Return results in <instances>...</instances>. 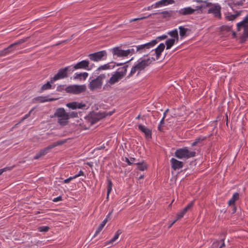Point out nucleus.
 Wrapping results in <instances>:
<instances>
[{
	"instance_id": "f257e3e1",
	"label": "nucleus",
	"mask_w": 248,
	"mask_h": 248,
	"mask_svg": "<svg viewBox=\"0 0 248 248\" xmlns=\"http://www.w3.org/2000/svg\"><path fill=\"white\" fill-rule=\"evenodd\" d=\"M151 62L150 59L141 60L138 61V63L133 66L130 71V73L128 75L127 78H130L134 75H138L141 71L144 70Z\"/></svg>"
},
{
	"instance_id": "f03ea898",
	"label": "nucleus",
	"mask_w": 248,
	"mask_h": 248,
	"mask_svg": "<svg viewBox=\"0 0 248 248\" xmlns=\"http://www.w3.org/2000/svg\"><path fill=\"white\" fill-rule=\"evenodd\" d=\"M196 152L189 150L187 147L179 148L174 153L175 157L180 159L185 160L194 157L196 156Z\"/></svg>"
},
{
	"instance_id": "7ed1b4c3",
	"label": "nucleus",
	"mask_w": 248,
	"mask_h": 248,
	"mask_svg": "<svg viewBox=\"0 0 248 248\" xmlns=\"http://www.w3.org/2000/svg\"><path fill=\"white\" fill-rule=\"evenodd\" d=\"M54 116L57 118L58 123L61 125L67 124L69 119L68 112H66L62 108H57L54 113Z\"/></svg>"
},
{
	"instance_id": "20e7f679",
	"label": "nucleus",
	"mask_w": 248,
	"mask_h": 248,
	"mask_svg": "<svg viewBox=\"0 0 248 248\" xmlns=\"http://www.w3.org/2000/svg\"><path fill=\"white\" fill-rule=\"evenodd\" d=\"M108 76L105 74H101L98 76L96 78L93 79L90 81L89 84V88L91 91H93L95 89H100L101 88L103 81L104 79L107 78Z\"/></svg>"
},
{
	"instance_id": "39448f33",
	"label": "nucleus",
	"mask_w": 248,
	"mask_h": 248,
	"mask_svg": "<svg viewBox=\"0 0 248 248\" xmlns=\"http://www.w3.org/2000/svg\"><path fill=\"white\" fill-rule=\"evenodd\" d=\"M63 143H64L63 141L59 140V141H58L54 143L53 144H52L51 145L48 146L47 147H46V148H45L44 149L40 150L39 151V152H38L37 153H36L35 155L33 157V159H35V160L39 159L41 157L44 156L45 155L47 154L50 151V150L51 149H52V148H53L57 146L62 145Z\"/></svg>"
},
{
	"instance_id": "423d86ee",
	"label": "nucleus",
	"mask_w": 248,
	"mask_h": 248,
	"mask_svg": "<svg viewBox=\"0 0 248 248\" xmlns=\"http://www.w3.org/2000/svg\"><path fill=\"white\" fill-rule=\"evenodd\" d=\"M86 86L85 85H73L67 87L65 90L66 93L73 94H79L86 91Z\"/></svg>"
},
{
	"instance_id": "0eeeda50",
	"label": "nucleus",
	"mask_w": 248,
	"mask_h": 248,
	"mask_svg": "<svg viewBox=\"0 0 248 248\" xmlns=\"http://www.w3.org/2000/svg\"><path fill=\"white\" fill-rule=\"evenodd\" d=\"M221 7L219 4L217 3L211 4L210 8L208 9V14H212L214 16L218 19H220L221 17Z\"/></svg>"
},
{
	"instance_id": "6e6552de",
	"label": "nucleus",
	"mask_w": 248,
	"mask_h": 248,
	"mask_svg": "<svg viewBox=\"0 0 248 248\" xmlns=\"http://www.w3.org/2000/svg\"><path fill=\"white\" fill-rule=\"evenodd\" d=\"M106 117V115L103 113H92L89 114L85 119L89 121L91 125L99 121L100 119Z\"/></svg>"
},
{
	"instance_id": "1a4fd4ad",
	"label": "nucleus",
	"mask_w": 248,
	"mask_h": 248,
	"mask_svg": "<svg viewBox=\"0 0 248 248\" xmlns=\"http://www.w3.org/2000/svg\"><path fill=\"white\" fill-rule=\"evenodd\" d=\"M237 29L240 31L241 29L244 30V35L248 36V14L245 17L244 19L237 23Z\"/></svg>"
},
{
	"instance_id": "9d476101",
	"label": "nucleus",
	"mask_w": 248,
	"mask_h": 248,
	"mask_svg": "<svg viewBox=\"0 0 248 248\" xmlns=\"http://www.w3.org/2000/svg\"><path fill=\"white\" fill-rule=\"evenodd\" d=\"M157 43V41L156 40H153L149 43L137 46V50L138 53H141L145 51L147 49H149L153 47Z\"/></svg>"
},
{
	"instance_id": "9b49d317",
	"label": "nucleus",
	"mask_w": 248,
	"mask_h": 248,
	"mask_svg": "<svg viewBox=\"0 0 248 248\" xmlns=\"http://www.w3.org/2000/svg\"><path fill=\"white\" fill-rule=\"evenodd\" d=\"M25 42L24 39H21L11 45H10L8 47L3 50L0 53V56H5L14 50V48H15L19 44H22Z\"/></svg>"
},
{
	"instance_id": "f8f14e48",
	"label": "nucleus",
	"mask_w": 248,
	"mask_h": 248,
	"mask_svg": "<svg viewBox=\"0 0 248 248\" xmlns=\"http://www.w3.org/2000/svg\"><path fill=\"white\" fill-rule=\"evenodd\" d=\"M106 55L105 51H101L95 52L92 54H90L88 55L90 59L94 62H98L102 60L103 57Z\"/></svg>"
},
{
	"instance_id": "ddd939ff",
	"label": "nucleus",
	"mask_w": 248,
	"mask_h": 248,
	"mask_svg": "<svg viewBox=\"0 0 248 248\" xmlns=\"http://www.w3.org/2000/svg\"><path fill=\"white\" fill-rule=\"evenodd\" d=\"M66 106L68 108H71L72 109H83L85 108L87 109L88 108H86L87 105L85 103L78 102H72L68 103L66 104Z\"/></svg>"
},
{
	"instance_id": "4468645a",
	"label": "nucleus",
	"mask_w": 248,
	"mask_h": 248,
	"mask_svg": "<svg viewBox=\"0 0 248 248\" xmlns=\"http://www.w3.org/2000/svg\"><path fill=\"white\" fill-rule=\"evenodd\" d=\"M75 68L77 70L78 69H85L87 70H90L91 67H90V62L88 60H82L80 62L75 64Z\"/></svg>"
},
{
	"instance_id": "2eb2a0df",
	"label": "nucleus",
	"mask_w": 248,
	"mask_h": 248,
	"mask_svg": "<svg viewBox=\"0 0 248 248\" xmlns=\"http://www.w3.org/2000/svg\"><path fill=\"white\" fill-rule=\"evenodd\" d=\"M67 77V75H66L63 68H61L58 71V73L55 75L53 78H51V82H54L57 80L63 79Z\"/></svg>"
},
{
	"instance_id": "dca6fc26",
	"label": "nucleus",
	"mask_w": 248,
	"mask_h": 248,
	"mask_svg": "<svg viewBox=\"0 0 248 248\" xmlns=\"http://www.w3.org/2000/svg\"><path fill=\"white\" fill-rule=\"evenodd\" d=\"M170 162L172 169L175 170L182 168L184 166L183 162L179 161L174 158H171Z\"/></svg>"
},
{
	"instance_id": "f3484780",
	"label": "nucleus",
	"mask_w": 248,
	"mask_h": 248,
	"mask_svg": "<svg viewBox=\"0 0 248 248\" xmlns=\"http://www.w3.org/2000/svg\"><path fill=\"white\" fill-rule=\"evenodd\" d=\"M174 3V1L173 0H161L156 2L155 4H153L152 5V7H153L154 8H156L163 6H166L170 4H173Z\"/></svg>"
},
{
	"instance_id": "a211bd4d",
	"label": "nucleus",
	"mask_w": 248,
	"mask_h": 248,
	"mask_svg": "<svg viewBox=\"0 0 248 248\" xmlns=\"http://www.w3.org/2000/svg\"><path fill=\"white\" fill-rule=\"evenodd\" d=\"M112 53L113 55L117 57H126L127 56L126 50H123L118 47H116L112 49Z\"/></svg>"
},
{
	"instance_id": "6ab92c4d",
	"label": "nucleus",
	"mask_w": 248,
	"mask_h": 248,
	"mask_svg": "<svg viewBox=\"0 0 248 248\" xmlns=\"http://www.w3.org/2000/svg\"><path fill=\"white\" fill-rule=\"evenodd\" d=\"M139 129L143 132L147 139H150L152 138V131L146 126L140 124L138 125Z\"/></svg>"
},
{
	"instance_id": "aec40b11",
	"label": "nucleus",
	"mask_w": 248,
	"mask_h": 248,
	"mask_svg": "<svg viewBox=\"0 0 248 248\" xmlns=\"http://www.w3.org/2000/svg\"><path fill=\"white\" fill-rule=\"evenodd\" d=\"M195 11L196 10L194 9L191 7H187L180 9L179 11V13L181 15L186 16L192 15L194 14Z\"/></svg>"
},
{
	"instance_id": "412c9836",
	"label": "nucleus",
	"mask_w": 248,
	"mask_h": 248,
	"mask_svg": "<svg viewBox=\"0 0 248 248\" xmlns=\"http://www.w3.org/2000/svg\"><path fill=\"white\" fill-rule=\"evenodd\" d=\"M193 205V202H191L190 203H189L188 205H186V207H185L182 211H181L180 212L178 213L177 214V218L176 219V220H178L180 219V218H182L185 215V214L187 212V211L191 208Z\"/></svg>"
},
{
	"instance_id": "4be33fe9",
	"label": "nucleus",
	"mask_w": 248,
	"mask_h": 248,
	"mask_svg": "<svg viewBox=\"0 0 248 248\" xmlns=\"http://www.w3.org/2000/svg\"><path fill=\"white\" fill-rule=\"evenodd\" d=\"M165 45L163 43H161L152 52H154L155 54V59L156 60L158 59L160 57V56L162 53V52L164 50L165 48Z\"/></svg>"
},
{
	"instance_id": "5701e85b",
	"label": "nucleus",
	"mask_w": 248,
	"mask_h": 248,
	"mask_svg": "<svg viewBox=\"0 0 248 248\" xmlns=\"http://www.w3.org/2000/svg\"><path fill=\"white\" fill-rule=\"evenodd\" d=\"M127 67L128 65H124L123 67H120L118 69L115 73L122 78L126 74Z\"/></svg>"
},
{
	"instance_id": "b1692460",
	"label": "nucleus",
	"mask_w": 248,
	"mask_h": 248,
	"mask_svg": "<svg viewBox=\"0 0 248 248\" xmlns=\"http://www.w3.org/2000/svg\"><path fill=\"white\" fill-rule=\"evenodd\" d=\"M194 1H196V2L200 3H201L202 4L201 8H202V13L205 9L206 8H208V9L210 8L212 3L208 1L207 0H194Z\"/></svg>"
},
{
	"instance_id": "393cba45",
	"label": "nucleus",
	"mask_w": 248,
	"mask_h": 248,
	"mask_svg": "<svg viewBox=\"0 0 248 248\" xmlns=\"http://www.w3.org/2000/svg\"><path fill=\"white\" fill-rule=\"evenodd\" d=\"M122 78L120 77L114 73L112 75L111 77L108 80L107 84H109V85H113L115 83L118 82Z\"/></svg>"
},
{
	"instance_id": "a878e982",
	"label": "nucleus",
	"mask_w": 248,
	"mask_h": 248,
	"mask_svg": "<svg viewBox=\"0 0 248 248\" xmlns=\"http://www.w3.org/2000/svg\"><path fill=\"white\" fill-rule=\"evenodd\" d=\"M88 76V73L87 72H83L80 73H75L74 76V79H83L85 80Z\"/></svg>"
},
{
	"instance_id": "bb28decb",
	"label": "nucleus",
	"mask_w": 248,
	"mask_h": 248,
	"mask_svg": "<svg viewBox=\"0 0 248 248\" xmlns=\"http://www.w3.org/2000/svg\"><path fill=\"white\" fill-rule=\"evenodd\" d=\"M35 99L41 103H44L46 102H50L56 100V99L49 98L47 96H40L36 98Z\"/></svg>"
},
{
	"instance_id": "cd10ccee",
	"label": "nucleus",
	"mask_w": 248,
	"mask_h": 248,
	"mask_svg": "<svg viewBox=\"0 0 248 248\" xmlns=\"http://www.w3.org/2000/svg\"><path fill=\"white\" fill-rule=\"evenodd\" d=\"M107 221H108L107 219L106 218L101 222V223L99 225V226L98 227L97 230H96V231L95 232V233L94 235V236L97 235L100 233V232L102 231V230L103 229V228H104V227L107 223Z\"/></svg>"
},
{
	"instance_id": "c85d7f7f",
	"label": "nucleus",
	"mask_w": 248,
	"mask_h": 248,
	"mask_svg": "<svg viewBox=\"0 0 248 248\" xmlns=\"http://www.w3.org/2000/svg\"><path fill=\"white\" fill-rule=\"evenodd\" d=\"M115 67V65L113 64V62L111 63H107L103 65L100 66L99 67H98V70H107V69H112Z\"/></svg>"
},
{
	"instance_id": "c756f323",
	"label": "nucleus",
	"mask_w": 248,
	"mask_h": 248,
	"mask_svg": "<svg viewBox=\"0 0 248 248\" xmlns=\"http://www.w3.org/2000/svg\"><path fill=\"white\" fill-rule=\"evenodd\" d=\"M75 67H76L75 65L73 64V65L66 66V67L63 68V69L64 70L66 75H68V74H71L75 70H77V69L75 68Z\"/></svg>"
},
{
	"instance_id": "7c9ffc66",
	"label": "nucleus",
	"mask_w": 248,
	"mask_h": 248,
	"mask_svg": "<svg viewBox=\"0 0 248 248\" xmlns=\"http://www.w3.org/2000/svg\"><path fill=\"white\" fill-rule=\"evenodd\" d=\"M239 196L238 193H234L232 198L228 201V204L230 205L234 204L235 201L239 198Z\"/></svg>"
},
{
	"instance_id": "2f4dec72",
	"label": "nucleus",
	"mask_w": 248,
	"mask_h": 248,
	"mask_svg": "<svg viewBox=\"0 0 248 248\" xmlns=\"http://www.w3.org/2000/svg\"><path fill=\"white\" fill-rule=\"evenodd\" d=\"M168 34L170 35L171 37H172V39H175L176 42H178L179 39L178 31L177 29H174L172 31H171L168 32Z\"/></svg>"
},
{
	"instance_id": "473e14b6",
	"label": "nucleus",
	"mask_w": 248,
	"mask_h": 248,
	"mask_svg": "<svg viewBox=\"0 0 248 248\" xmlns=\"http://www.w3.org/2000/svg\"><path fill=\"white\" fill-rule=\"evenodd\" d=\"M180 35L181 38H184L186 36V32L188 31V29L187 28H185L183 26L179 27Z\"/></svg>"
},
{
	"instance_id": "72a5a7b5",
	"label": "nucleus",
	"mask_w": 248,
	"mask_h": 248,
	"mask_svg": "<svg viewBox=\"0 0 248 248\" xmlns=\"http://www.w3.org/2000/svg\"><path fill=\"white\" fill-rule=\"evenodd\" d=\"M137 46H134L126 50L127 56L129 55H133L138 52L137 50Z\"/></svg>"
},
{
	"instance_id": "f704fd0d",
	"label": "nucleus",
	"mask_w": 248,
	"mask_h": 248,
	"mask_svg": "<svg viewBox=\"0 0 248 248\" xmlns=\"http://www.w3.org/2000/svg\"><path fill=\"white\" fill-rule=\"evenodd\" d=\"M53 83L54 82H51V79H50L49 81H47L46 84H45L44 85H43L42 86L41 90L42 91H43L45 90H49V89H52V86L51 84Z\"/></svg>"
},
{
	"instance_id": "c9c22d12",
	"label": "nucleus",
	"mask_w": 248,
	"mask_h": 248,
	"mask_svg": "<svg viewBox=\"0 0 248 248\" xmlns=\"http://www.w3.org/2000/svg\"><path fill=\"white\" fill-rule=\"evenodd\" d=\"M176 41L175 39H170L166 41V49H169L174 45L175 42Z\"/></svg>"
},
{
	"instance_id": "e433bc0d",
	"label": "nucleus",
	"mask_w": 248,
	"mask_h": 248,
	"mask_svg": "<svg viewBox=\"0 0 248 248\" xmlns=\"http://www.w3.org/2000/svg\"><path fill=\"white\" fill-rule=\"evenodd\" d=\"M136 164L138 166V168L140 170L143 171L147 168L146 164L143 162L142 163H138Z\"/></svg>"
},
{
	"instance_id": "4c0bfd02",
	"label": "nucleus",
	"mask_w": 248,
	"mask_h": 248,
	"mask_svg": "<svg viewBox=\"0 0 248 248\" xmlns=\"http://www.w3.org/2000/svg\"><path fill=\"white\" fill-rule=\"evenodd\" d=\"M112 183L110 179L108 180V186H107V198L108 197L110 192L112 190Z\"/></svg>"
},
{
	"instance_id": "58836bf2",
	"label": "nucleus",
	"mask_w": 248,
	"mask_h": 248,
	"mask_svg": "<svg viewBox=\"0 0 248 248\" xmlns=\"http://www.w3.org/2000/svg\"><path fill=\"white\" fill-rule=\"evenodd\" d=\"M159 14L161 15L164 18H169L172 16V13L171 11H163L159 13Z\"/></svg>"
},
{
	"instance_id": "ea45409f",
	"label": "nucleus",
	"mask_w": 248,
	"mask_h": 248,
	"mask_svg": "<svg viewBox=\"0 0 248 248\" xmlns=\"http://www.w3.org/2000/svg\"><path fill=\"white\" fill-rule=\"evenodd\" d=\"M122 232L120 230L117 231L113 237L110 240V243H113L114 242H115L118 238L120 234Z\"/></svg>"
},
{
	"instance_id": "a19ab883",
	"label": "nucleus",
	"mask_w": 248,
	"mask_h": 248,
	"mask_svg": "<svg viewBox=\"0 0 248 248\" xmlns=\"http://www.w3.org/2000/svg\"><path fill=\"white\" fill-rule=\"evenodd\" d=\"M49 229V227L46 226H40L38 229L40 232H47Z\"/></svg>"
},
{
	"instance_id": "79ce46f5",
	"label": "nucleus",
	"mask_w": 248,
	"mask_h": 248,
	"mask_svg": "<svg viewBox=\"0 0 248 248\" xmlns=\"http://www.w3.org/2000/svg\"><path fill=\"white\" fill-rule=\"evenodd\" d=\"M204 140V138H199L198 139H197L195 140V141H194L192 144H191V145L192 146H196L197 144H198L199 143H200L201 142V141H202L203 140Z\"/></svg>"
},
{
	"instance_id": "37998d69",
	"label": "nucleus",
	"mask_w": 248,
	"mask_h": 248,
	"mask_svg": "<svg viewBox=\"0 0 248 248\" xmlns=\"http://www.w3.org/2000/svg\"><path fill=\"white\" fill-rule=\"evenodd\" d=\"M135 159L133 157H131L128 159L127 157H125L124 161L127 162L128 165H131L132 164V161H134Z\"/></svg>"
},
{
	"instance_id": "c03bdc74",
	"label": "nucleus",
	"mask_w": 248,
	"mask_h": 248,
	"mask_svg": "<svg viewBox=\"0 0 248 248\" xmlns=\"http://www.w3.org/2000/svg\"><path fill=\"white\" fill-rule=\"evenodd\" d=\"M68 115L69 117V119L71 118H76L78 117V113L76 112H68Z\"/></svg>"
},
{
	"instance_id": "a18cd8bd",
	"label": "nucleus",
	"mask_w": 248,
	"mask_h": 248,
	"mask_svg": "<svg viewBox=\"0 0 248 248\" xmlns=\"http://www.w3.org/2000/svg\"><path fill=\"white\" fill-rule=\"evenodd\" d=\"M12 167H5L3 169H0V175L2 174V173L7 170H11Z\"/></svg>"
},
{
	"instance_id": "49530a36",
	"label": "nucleus",
	"mask_w": 248,
	"mask_h": 248,
	"mask_svg": "<svg viewBox=\"0 0 248 248\" xmlns=\"http://www.w3.org/2000/svg\"><path fill=\"white\" fill-rule=\"evenodd\" d=\"M84 176L85 177L84 173L82 170H80L77 174L74 175V176L75 178L76 179V178H77L79 176Z\"/></svg>"
},
{
	"instance_id": "de8ad7c7",
	"label": "nucleus",
	"mask_w": 248,
	"mask_h": 248,
	"mask_svg": "<svg viewBox=\"0 0 248 248\" xmlns=\"http://www.w3.org/2000/svg\"><path fill=\"white\" fill-rule=\"evenodd\" d=\"M75 179V178L74 176H71V177H69L68 178L65 179L63 182H64V183L67 184V183H69L71 180Z\"/></svg>"
},
{
	"instance_id": "09e8293b",
	"label": "nucleus",
	"mask_w": 248,
	"mask_h": 248,
	"mask_svg": "<svg viewBox=\"0 0 248 248\" xmlns=\"http://www.w3.org/2000/svg\"><path fill=\"white\" fill-rule=\"evenodd\" d=\"M146 18V17L144 16V17H140V18H136L132 19L130 20V22H132L133 21H138V20H142V19H145Z\"/></svg>"
},
{
	"instance_id": "8fccbe9b",
	"label": "nucleus",
	"mask_w": 248,
	"mask_h": 248,
	"mask_svg": "<svg viewBox=\"0 0 248 248\" xmlns=\"http://www.w3.org/2000/svg\"><path fill=\"white\" fill-rule=\"evenodd\" d=\"M32 110H33V109H31L28 114H26L24 116V117L22 119L21 121H23V120H24L26 119H27L28 117H29V116L30 115V114H31V112H32Z\"/></svg>"
},
{
	"instance_id": "3c124183",
	"label": "nucleus",
	"mask_w": 248,
	"mask_h": 248,
	"mask_svg": "<svg viewBox=\"0 0 248 248\" xmlns=\"http://www.w3.org/2000/svg\"><path fill=\"white\" fill-rule=\"evenodd\" d=\"M61 201H62V197L61 196H59L56 198H55L53 200V201L54 202H58Z\"/></svg>"
},
{
	"instance_id": "603ef678",
	"label": "nucleus",
	"mask_w": 248,
	"mask_h": 248,
	"mask_svg": "<svg viewBox=\"0 0 248 248\" xmlns=\"http://www.w3.org/2000/svg\"><path fill=\"white\" fill-rule=\"evenodd\" d=\"M236 17V16L235 15H231L229 16H228V19L229 20H234Z\"/></svg>"
},
{
	"instance_id": "864d4df0",
	"label": "nucleus",
	"mask_w": 248,
	"mask_h": 248,
	"mask_svg": "<svg viewBox=\"0 0 248 248\" xmlns=\"http://www.w3.org/2000/svg\"><path fill=\"white\" fill-rule=\"evenodd\" d=\"M165 118V112L164 113L163 117L161 120L159 124L162 125V124H164V121Z\"/></svg>"
},
{
	"instance_id": "5fc2aeb1",
	"label": "nucleus",
	"mask_w": 248,
	"mask_h": 248,
	"mask_svg": "<svg viewBox=\"0 0 248 248\" xmlns=\"http://www.w3.org/2000/svg\"><path fill=\"white\" fill-rule=\"evenodd\" d=\"M195 9L196 10V11L198 10V11H200L202 13V8H201V5L196 6V8Z\"/></svg>"
},
{
	"instance_id": "6e6d98bb",
	"label": "nucleus",
	"mask_w": 248,
	"mask_h": 248,
	"mask_svg": "<svg viewBox=\"0 0 248 248\" xmlns=\"http://www.w3.org/2000/svg\"><path fill=\"white\" fill-rule=\"evenodd\" d=\"M177 221V220H176V219H175V220H174L173 221H172V222L170 224V225L168 226V229L172 227V225H173V224L176 222V221Z\"/></svg>"
},
{
	"instance_id": "4d7b16f0",
	"label": "nucleus",
	"mask_w": 248,
	"mask_h": 248,
	"mask_svg": "<svg viewBox=\"0 0 248 248\" xmlns=\"http://www.w3.org/2000/svg\"><path fill=\"white\" fill-rule=\"evenodd\" d=\"M167 35H164L161 36H159L158 38H159L160 40H163L167 38Z\"/></svg>"
},
{
	"instance_id": "13d9d810",
	"label": "nucleus",
	"mask_w": 248,
	"mask_h": 248,
	"mask_svg": "<svg viewBox=\"0 0 248 248\" xmlns=\"http://www.w3.org/2000/svg\"><path fill=\"white\" fill-rule=\"evenodd\" d=\"M221 241L222 242V243L221 245L220 246V247H219V248H221L225 246L224 240L222 239Z\"/></svg>"
},
{
	"instance_id": "bf43d9fd",
	"label": "nucleus",
	"mask_w": 248,
	"mask_h": 248,
	"mask_svg": "<svg viewBox=\"0 0 248 248\" xmlns=\"http://www.w3.org/2000/svg\"><path fill=\"white\" fill-rule=\"evenodd\" d=\"M162 125L159 124L158 126V129L159 131H162L163 130V128L162 127Z\"/></svg>"
},
{
	"instance_id": "052dcab7",
	"label": "nucleus",
	"mask_w": 248,
	"mask_h": 248,
	"mask_svg": "<svg viewBox=\"0 0 248 248\" xmlns=\"http://www.w3.org/2000/svg\"><path fill=\"white\" fill-rule=\"evenodd\" d=\"M219 241H217L216 242H214V243H213V245L216 246V245H218V244H219Z\"/></svg>"
},
{
	"instance_id": "680f3d73",
	"label": "nucleus",
	"mask_w": 248,
	"mask_h": 248,
	"mask_svg": "<svg viewBox=\"0 0 248 248\" xmlns=\"http://www.w3.org/2000/svg\"><path fill=\"white\" fill-rule=\"evenodd\" d=\"M61 87H62V86H61V85H60V86H58V87H57V90H58V91H60V89L61 88Z\"/></svg>"
},
{
	"instance_id": "e2e57ef3",
	"label": "nucleus",
	"mask_w": 248,
	"mask_h": 248,
	"mask_svg": "<svg viewBox=\"0 0 248 248\" xmlns=\"http://www.w3.org/2000/svg\"><path fill=\"white\" fill-rule=\"evenodd\" d=\"M151 8H154V7H152V6H149V7H148L147 10H150Z\"/></svg>"
},
{
	"instance_id": "0e129e2a",
	"label": "nucleus",
	"mask_w": 248,
	"mask_h": 248,
	"mask_svg": "<svg viewBox=\"0 0 248 248\" xmlns=\"http://www.w3.org/2000/svg\"><path fill=\"white\" fill-rule=\"evenodd\" d=\"M140 115H139V116H138L136 117V119H140Z\"/></svg>"
},
{
	"instance_id": "69168bd1",
	"label": "nucleus",
	"mask_w": 248,
	"mask_h": 248,
	"mask_svg": "<svg viewBox=\"0 0 248 248\" xmlns=\"http://www.w3.org/2000/svg\"><path fill=\"white\" fill-rule=\"evenodd\" d=\"M143 178V176H140V177H139V179H142Z\"/></svg>"
},
{
	"instance_id": "338daca9",
	"label": "nucleus",
	"mask_w": 248,
	"mask_h": 248,
	"mask_svg": "<svg viewBox=\"0 0 248 248\" xmlns=\"http://www.w3.org/2000/svg\"><path fill=\"white\" fill-rule=\"evenodd\" d=\"M122 65V63H118L117 64V66H119V65Z\"/></svg>"
},
{
	"instance_id": "774afa93",
	"label": "nucleus",
	"mask_w": 248,
	"mask_h": 248,
	"mask_svg": "<svg viewBox=\"0 0 248 248\" xmlns=\"http://www.w3.org/2000/svg\"><path fill=\"white\" fill-rule=\"evenodd\" d=\"M107 87V85H105L104 87V88L105 89L106 87Z\"/></svg>"
}]
</instances>
